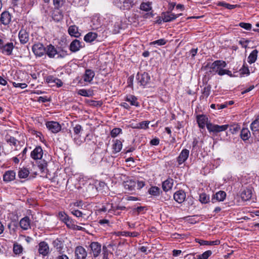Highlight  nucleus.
<instances>
[{"label": "nucleus", "mask_w": 259, "mask_h": 259, "mask_svg": "<svg viewBox=\"0 0 259 259\" xmlns=\"http://www.w3.org/2000/svg\"><path fill=\"white\" fill-rule=\"evenodd\" d=\"M32 50L35 55L39 57L43 56L46 53V47L41 43L34 44Z\"/></svg>", "instance_id": "obj_6"}, {"label": "nucleus", "mask_w": 259, "mask_h": 259, "mask_svg": "<svg viewBox=\"0 0 259 259\" xmlns=\"http://www.w3.org/2000/svg\"><path fill=\"white\" fill-rule=\"evenodd\" d=\"M19 225L23 230H27L30 228V220L27 216L22 218L19 221Z\"/></svg>", "instance_id": "obj_19"}, {"label": "nucleus", "mask_w": 259, "mask_h": 259, "mask_svg": "<svg viewBox=\"0 0 259 259\" xmlns=\"http://www.w3.org/2000/svg\"><path fill=\"white\" fill-rule=\"evenodd\" d=\"M29 171L26 168H20L18 171V177L21 179H24L28 177Z\"/></svg>", "instance_id": "obj_39"}, {"label": "nucleus", "mask_w": 259, "mask_h": 259, "mask_svg": "<svg viewBox=\"0 0 259 259\" xmlns=\"http://www.w3.org/2000/svg\"><path fill=\"white\" fill-rule=\"evenodd\" d=\"M13 250L14 254L16 255H19L20 254L22 253L23 248L21 244L16 242L14 243L13 244Z\"/></svg>", "instance_id": "obj_37"}, {"label": "nucleus", "mask_w": 259, "mask_h": 259, "mask_svg": "<svg viewBox=\"0 0 259 259\" xmlns=\"http://www.w3.org/2000/svg\"><path fill=\"white\" fill-rule=\"evenodd\" d=\"M16 226L17 225L15 224H12L10 223L8 224V228L9 229L11 234L15 232Z\"/></svg>", "instance_id": "obj_60"}, {"label": "nucleus", "mask_w": 259, "mask_h": 259, "mask_svg": "<svg viewBox=\"0 0 259 259\" xmlns=\"http://www.w3.org/2000/svg\"><path fill=\"white\" fill-rule=\"evenodd\" d=\"M19 38L21 44H25L29 40V34L24 29H21L19 32Z\"/></svg>", "instance_id": "obj_25"}, {"label": "nucleus", "mask_w": 259, "mask_h": 259, "mask_svg": "<svg viewBox=\"0 0 259 259\" xmlns=\"http://www.w3.org/2000/svg\"><path fill=\"white\" fill-rule=\"evenodd\" d=\"M14 45L13 42L4 43V40L0 38V52L7 56H10L12 54Z\"/></svg>", "instance_id": "obj_3"}, {"label": "nucleus", "mask_w": 259, "mask_h": 259, "mask_svg": "<svg viewBox=\"0 0 259 259\" xmlns=\"http://www.w3.org/2000/svg\"><path fill=\"white\" fill-rule=\"evenodd\" d=\"M78 94L84 97H89L93 95V91L85 89H80L78 91Z\"/></svg>", "instance_id": "obj_40"}, {"label": "nucleus", "mask_w": 259, "mask_h": 259, "mask_svg": "<svg viewBox=\"0 0 259 259\" xmlns=\"http://www.w3.org/2000/svg\"><path fill=\"white\" fill-rule=\"evenodd\" d=\"M10 14L7 11L4 12L2 13L0 21L4 25H8L11 21Z\"/></svg>", "instance_id": "obj_26"}, {"label": "nucleus", "mask_w": 259, "mask_h": 259, "mask_svg": "<svg viewBox=\"0 0 259 259\" xmlns=\"http://www.w3.org/2000/svg\"><path fill=\"white\" fill-rule=\"evenodd\" d=\"M115 6L122 10H129L135 6V0H114Z\"/></svg>", "instance_id": "obj_2"}, {"label": "nucleus", "mask_w": 259, "mask_h": 259, "mask_svg": "<svg viewBox=\"0 0 259 259\" xmlns=\"http://www.w3.org/2000/svg\"><path fill=\"white\" fill-rule=\"evenodd\" d=\"M53 245L59 253H62L63 249V243L62 241L59 239H56L53 241Z\"/></svg>", "instance_id": "obj_30"}, {"label": "nucleus", "mask_w": 259, "mask_h": 259, "mask_svg": "<svg viewBox=\"0 0 259 259\" xmlns=\"http://www.w3.org/2000/svg\"><path fill=\"white\" fill-rule=\"evenodd\" d=\"M97 37V34L95 32H90L84 37V40L88 42L94 41Z\"/></svg>", "instance_id": "obj_35"}, {"label": "nucleus", "mask_w": 259, "mask_h": 259, "mask_svg": "<svg viewBox=\"0 0 259 259\" xmlns=\"http://www.w3.org/2000/svg\"><path fill=\"white\" fill-rule=\"evenodd\" d=\"M137 182L136 181L128 179L123 183V186L126 190L132 191L135 190Z\"/></svg>", "instance_id": "obj_22"}, {"label": "nucleus", "mask_w": 259, "mask_h": 259, "mask_svg": "<svg viewBox=\"0 0 259 259\" xmlns=\"http://www.w3.org/2000/svg\"><path fill=\"white\" fill-rule=\"evenodd\" d=\"M201 245H211V241L199 240L198 242Z\"/></svg>", "instance_id": "obj_63"}, {"label": "nucleus", "mask_w": 259, "mask_h": 259, "mask_svg": "<svg viewBox=\"0 0 259 259\" xmlns=\"http://www.w3.org/2000/svg\"><path fill=\"white\" fill-rule=\"evenodd\" d=\"M210 90H211V87L210 85H207L206 87H205L203 89V91L202 92V95H203V97L207 98L209 96V95L210 93Z\"/></svg>", "instance_id": "obj_52"}, {"label": "nucleus", "mask_w": 259, "mask_h": 259, "mask_svg": "<svg viewBox=\"0 0 259 259\" xmlns=\"http://www.w3.org/2000/svg\"><path fill=\"white\" fill-rule=\"evenodd\" d=\"M136 79L140 85L144 87L149 83L150 80V76L147 72H144L141 74L138 73L136 76Z\"/></svg>", "instance_id": "obj_7"}, {"label": "nucleus", "mask_w": 259, "mask_h": 259, "mask_svg": "<svg viewBox=\"0 0 259 259\" xmlns=\"http://www.w3.org/2000/svg\"><path fill=\"white\" fill-rule=\"evenodd\" d=\"M140 235L139 233L137 232H127V231H119L116 233V235L119 236H123L126 237H137Z\"/></svg>", "instance_id": "obj_32"}, {"label": "nucleus", "mask_w": 259, "mask_h": 259, "mask_svg": "<svg viewBox=\"0 0 259 259\" xmlns=\"http://www.w3.org/2000/svg\"><path fill=\"white\" fill-rule=\"evenodd\" d=\"M56 79L57 78L52 75L47 76L46 79L47 82L49 83L51 86L55 85Z\"/></svg>", "instance_id": "obj_48"}, {"label": "nucleus", "mask_w": 259, "mask_h": 259, "mask_svg": "<svg viewBox=\"0 0 259 259\" xmlns=\"http://www.w3.org/2000/svg\"><path fill=\"white\" fill-rule=\"evenodd\" d=\"M16 172L14 170L6 171L3 175V180L6 183L11 182L15 179Z\"/></svg>", "instance_id": "obj_18"}, {"label": "nucleus", "mask_w": 259, "mask_h": 259, "mask_svg": "<svg viewBox=\"0 0 259 259\" xmlns=\"http://www.w3.org/2000/svg\"><path fill=\"white\" fill-rule=\"evenodd\" d=\"M228 126L229 125L228 124L219 125L218 124H214L211 122L207 124V129L209 132L214 134L225 131L228 128Z\"/></svg>", "instance_id": "obj_5"}, {"label": "nucleus", "mask_w": 259, "mask_h": 259, "mask_svg": "<svg viewBox=\"0 0 259 259\" xmlns=\"http://www.w3.org/2000/svg\"><path fill=\"white\" fill-rule=\"evenodd\" d=\"M239 25L241 27H242L247 30H249L252 28L251 24L250 23H248L241 22L239 23Z\"/></svg>", "instance_id": "obj_55"}, {"label": "nucleus", "mask_w": 259, "mask_h": 259, "mask_svg": "<svg viewBox=\"0 0 259 259\" xmlns=\"http://www.w3.org/2000/svg\"><path fill=\"white\" fill-rule=\"evenodd\" d=\"M250 128L255 140L259 141V115L251 123Z\"/></svg>", "instance_id": "obj_8"}, {"label": "nucleus", "mask_w": 259, "mask_h": 259, "mask_svg": "<svg viewBox=\"0 0 259 259\" xmlns=\"http://www.w3.org/2000/svg\"><path fill=\"white\" fill-rule=\"evenodd\" d=\"M189 155V150L184 149L182 150L178 157L177 158V161L179 165L184 163L188 159Z\"/></svg>", "instance_id": "obj_13"}, {"label": "nucleus", "mask_w": 259, "mask_h": 259, "mask_svg": "<svg viewBox=\"0 0 259 259\" xmlns=\"http://www.w3.org/2000/svg\"><path fill=\"white\" fill-rule=\"evenodd\" d=\"M13 85L15 88H20L21 89H25L27 87V85L25 83H16L15 82H12Z\"/></svg>", "instance_id": "obj_58"}, {"label": "nucleus", "mask_w": 259, "mask_h": 259, "mask_svg": "<svg viewBox=\"0 0 259 259\" xmlns=\"http://www.w3.org/2000/svg\"><path fill=\"white\" fill-rule=\"evenodd\" d=\"M68 33L72 36L78 37L80 35V33L78 32V27L76 25L70 26L68 30Z\"/></svg>", "instance_id": "obj_28"}, {"label": "nucleus", "mask_w": 259, "mask_h": 259, "mask_svg": "<svg viewBox=\"0 0 259 259\" xmlns=\"http://www.w3.org/2000/svg\"><path fill=\"white\" fill-rule=\"evenodd\" d=\"M54 5L56 10H59L63 4V0H53Z\"/></svg>", "instance_id": "obj_53"}, {"label": "nucleus", "mask_w": 259, "mask_h": 259, "mask_svg": "<svg viewBox=\"0 0 259 259\" xmlns=\"http://www.w3.org/2000/svg\"><path fill=\"white\" fill-rule=\"evenodd\" d=\"M90 254H92L93 258L98 257L101 252V244L98 242H92L89 245Z\"/></svg>", "instance_id": "obj_4"}, {"label": "nucleus", "mask_w": 259, "mask_h": 259, "mask_svg": "<svg viewBox=\"0 0 259 259\" xmlns=\"http://www.w3.org/2000/svg\"><path fill=\"white\" fill-rule=\"evenodd\" d=\"M56 259H69L68 256L62 253H59V254L56 257Z\"/></svg>", "instance_id": "obj_64"}, {"label": "nucleus", "mask_w": 259, "mask_h": 259, "mask_svg": "<svg viewBox=\"0 0 259 259\" xmlns=\"http://www.w3.org/2000/svg\"><path fill=\"white\" fill-rule=\"evenodd\" d=\"M250 42V40L248 39H246L244 38H241L238 41L239 44L240 45L242 48H247L248 43Z\"/></svg>", "instance_id": "obj_51"}, {"label": "nucleus", "mask_w": 259, "mask_h": 259, "mask_svg": "<svg viewBox=\"0 0 259 259\" xmlns=\"http://www.w3.org/2000/svg\"><path fill=\"white\" fill-rule=\"evenodd\" d=\"M181 15V14L175 15L169 12H163L162 13V18L163 22H167L173 21Z\"/></svg>", "instance_id": "obj_15"}, {"label": "nucleus", "mask_w": 259, "mask_h": 259, "mask_svg": "<svg viewBox=\"0 0 259 259\" xmlns=\"http://www.w3.org/2000/svg\"><path fill=\"white\" fill-rule=\"evenodd\" d=\"M46 125L48 130L53 133H57L61 130V125L56 121H47Z\"/></svg>", "instance_id": "obj_10"}, {"label": "nucleus", "mask_w": 259, "mask_h": 259, "mask_svg": "<svg viewBox=\"0 0 259 259\" xmlns=\"http://www.w3.org/2000/svg\"><path fill=\"white\" fill-rule=\"evenodd\" d=\"M38 251L39 254L43 256L48 255L50 253V248L48 244L45 241H41L38 244Z\"/></svg>", "instance_id": "obj_11"}, {"label": "nucleus", "mask_w": 259, "mask_h": 259, "mask_svg": "<svg viewBox=\"0 0 259 259\" xmlns=\"http://www.w3.org/2000/svg\"><path fill=\"white\" fill-rule=\"evenodd\" d=\"M122 130L120 128H114L110 132L111 136L112 138L117 137L119 134L121 133Z\"/></svg>", "instance_id": "obj_50"}, {"label": "nucleus", "mask_w": 259, "mask_h": 259, "mask_svg": "<svg viewBox=\"0 0 259 259\" xmlns=\"http://www.w3.org/2000/svg\"><path fill=\"white\" fill-rule=\"evenodd\" d=\"M43 155V150L40 146L36 147L31 152V157L34 159H40Z\"/></svg>", "instance_id": "obj_14"}, {"label": "nucleus", "mask_w": 259, "mask_h": 259, "mask_svg": "<svg viewBox=\"0 0 259 259\" xmlns=\"http://www.w3.org/2000/svg\"><path fill=\"white\" fill-rule=\"evenodd\" d=\"M64 223L66 225L68 228L73 229L74 225L73 224L72 220L70 218L65 221Z\"/></svg>", "instance_id": "obj_62"}, {"label": "nucleus", "mask_w": 259, "mask_h": 259, "mask_svg": "<svg viewBox=\"0 0 259 259\" xmlns=\"http://www.w3.org/2000/svg\"><path fill=\"white\" fill-rule=\"evenodd\" d=\"M226 194L224 191H220L214 194L211 198V202L214 203L218 201H223L226 198Z\"/></svg>", "instance_id": "obj_20"}, {"label": "nucleus", "mask_w": 259, "mask_h": 259, "mask_svg": "<svg viewBox=\"0 0 259 259\" xmlns=\"http://www.w3.org/2000/svg\"><path fill=\"white\" fill-rule=\"evenodd\" d=\"M7 142L10 145H13L16 147L17 146L18 144L21 145V142L18 141L13 137L10 136L9 138H7Z\"/></svg>", "instance_id": "obj_43"}, {"label": "nucleus", "mask_w": 259, "mask_h": 259, "mask_svg": "<svg viewBox=\"0 0 259 259\" xmlns=\"http://www.w3.org/2000/svg\"><path fill=\"white\" fill-rule=\"evenodd\" d=\"M149 123L150 121H143L140 123H137L136 125L133 127V128L138 129H147L149 127Z\"/></svg>", "instance_id": "obj_38"}, {"label": "nucleus", "mask_w": 259, "mask_h": 259, "mask_svg": "<svg viewBox=\"0 0 259 259\" xmlns=\"http://www.w3.org/2000/svg\"><path fill=\"white\" fill-rule=\"evenodd\" d=\"M73 132L75 135H76V137H78L79 134L80 133L81 131H82V127L79 124H76L74 127H73Z\"/></svg>", "instance_id": "obj_56"}, {"label": "nucleus", "mask_w": 259, "mask_h": 259, "mask_svg": "<svg viewBox=\"0 0 259 259\" xmlns=\"http://www.w3.org/2000/svg\"><path fill=\"white\" fill-rule=\"evenodd\" d=\"M257 54L258 51L257 50H254L250 53L247 58V61L250 64H251L256 61L257 57Z\"/></svg>", "instance_id": "obj_34"}, {"label": "nucleus", "mask_w": 259, "mask_h": 259, "mask_svg": "<svg viewBox=\"0 0 259 259\" xmlns=\"http://www.w3.org/2000/svg\"><path fill=\"white\" fill-rule=\"evenodd\" d=\"M71 213L77 218L81 217L82 215V212L77 209H72Z\"/></svg>", "instance_id": "obj_59"}, {"label": "nucleus", "mask_w": 259, "mask_h": 259, "mask_svg": "<svg viewBox=\"0 0 259 259\" xmlns=\"http://www.w3.org/2000/svg\"><path fill=\"white\" fill-rule=\"evenodd\" d=\"M251 136L250 131L247 128H243L240 132V137L243 141L248 140Z\"/></svg>", "instance_id": "obj_36"}, {"label": "nucleus", "mask_w": 259, "mask_h": 259, "mask_svg": "<svg viewBox=\"0 0 259 259\" xmlns=\"http://www.w3.org/2000/svg\"><path fill=\"white\" fill-rule=\"evenodd\" d=\"M218 6L224 7H225L228 9H229V10L234 9V8L237 7V6H238L237 5H231V4L226 3L224 2H219L218 3Z\"/></svg>", "instance_id": "obj_45"}, {"label": "nucleus", "mask_w": 259, "mask_h": 259, "mask_svg": "<svg viewBox=\"0 0 259 259\" xmlns=\"http://www.w3.org/2000/svg\"><path fill=\"white\" fill-rule=\"evenodd\" d=\"M174 185V180L168 178L163 182L162 184V188L164 191L167 192L171 189Z\"/></svg>", "instance_id": "obj_24"}, {"label": "nucleus", "mask_w": 259, "mask_h": 259, "mask_svg": "<svg viewBox=\"0 0 259 259\" xmlns=\"http://www.w3.org/2000/svg\"><path fill=\"white\" fill-rule=\"evenodd\" d=\"M95 75V72L91 69H86L84 75H83V79L85 82H91Z\"/></svg>", "instance_id": "obj_21"}, {"label": "nucleus", "mask_w": 259, "mask_h": 259, "mask_svg": "<svg viewBox=\"0 0 259 259\" xmlns=\"http://www.w3.org/2000/svg\"><path fill=\"white\" fill-rule=\"evenodd\" d=\"M167 42V40L164 38H161L150 43L151 46L157 45L158 46H163L165 45Z\"/></svg>", "instance_id": "obj_46"}, {"label": "nucleus", "mask_w": 259, "mask_h": 259, "mask_svg": "<svg viewBox=\"0 0 259 259\" xmlns=\"http://www.w3.org/2000/svg\"><path fill=\"white\" fill-rule=\"evenodd\" d=\"M140 9L148 12L151 10V7L150 3H142L140 5Z\"/></svg>", "instance_id": "obj_47"}, {"label": "nucleus", "mask_w": 259, "mask_h": 259, "mask_svg": "<svg viewBox=\"0 0 259 259\" xmlns=\"http://www.w3.org/2000/svg\"><path fill=\"white\" fill-rule=\"evenodd\" d=\"M46 50L45 55H47L50 58H54L58 53L57 49L51 44L46 47Z\"/></svg>", "instance_id": "obj_17"}, {"label": "nucleus", "mask_w": 259, "mask_h": 259, "mask_svg": "<svg viewBox=\"0 0 259 259\" xmlns=\"http://www.w3.org/2000/svg\"><path fill=\"white\" fill-rule=\"evenodd\" d=\"M252 191L249 189H244L241 193V197L243 200L247 201L252 197Z\"/></svg>", "instance_id": "obj_27"}, {"label": "nucleus", "mask_w": 259, "mask_h": 259, "mask_svg": "<svg viewBox=\"0 0 259 259\" xmlns=\"http://www.w3.org/2000/svg\"><path fill=\"white\" fill-rule=\"evenodd\" d=\"M122 142L120 140H115L114 144L112 145L113 153H117L120 152L122 149Z\"/></svg>", "instance_id": "obj_31"}, {"label": "nucleus", "mask_w": 259, "mask_h": 259, "mask_svg": "<svg viewBox=\"0 0 259 259\" xmlns=\"http://www.w3.org/2000/svg\"><path fill=\"white\" fill-rule=\"evenodd\" d=\"M197 122L200 128H204L207 124L210 123L208 122V118L207 115L204 114L198 115L196 117Z\"/></svg>", "instance_id": "obj_12"}, {"label": "nucleus", "mask_w": 259, "mask_h": 259, "mask_svg": "<svg viewBox=\"0 0 259 259\" xmlns=\"http://www.w3.org/2000/svg\"><path fill=\"white\" fill-rule=\"evenodd\" d=\"M186 198V193L184 191L180 190L176 192L174 194V199L179 203L184 201Z\"/></svg>", "instance_id": "obj_16"}, {"label": "nucleus", "mask_w": 259, "mask_h": 259, "mask_svg": "<svg viewBox=\"0 0 259 259\" xmlns=\"http://www.w3.org/2000/svg\"><path fill=\"white\" fill-rule=\"evenodd\" d=\"M240 70L241 71V73L243 74H246L249 75L250 73L248 66H245L244 64L243 65Z\"/></svg>", "instance_id": "obj_61"}, {"label": "nucleus", "mask_w": 259, "mask_h": 259, "mask_svg": "<svg viewBox=\"0 0 259 259\" xmlns=\"http://www.w3.org/2000/svg\"><path fill=\"white\" fill-rule=\"evenodd\" d=\"M212 254L211 250H207L201 254L196 255V259H207Z\"/></svg>", "instance_id": "obj_44"}, {"label": "nucleus", "mask_w": 259, "mask_h": 259, "mask_svg": "<svg viewBox=\"0 0 259 259\" xmlns=\"http://www.w3.org/2000/svg\"><path fill=\"white\" fill-rule=\"evenodd\" d=\"M81 42L78 39L73 40L69 46L70 50L72 52H76L79 50L82 47Z\"/></svg>", "instance_id": "obj_23"}, {"label": "nucleus", "mask_w": 259, "mask_h": 259, "mask_svg": "<svg viewBox=\"0 0 259 259\" xmlns=\"http://www.w3.org/2000/svg\"><path fill=\"white\" fill-rule=\"evenodd\" d=\"M57 55V58H63L68 55V53L66 51L61 50L60 51H58Z\"/></svg>", "instance_id": "obj_57"}, {"label": "nucleus", "mask_w": 259, "mask_h": 259, "mask_svg": "<svg viewBox=\"0 0 259 259\" xmlns=\"http://www.w3.org/2000/svg\"><path fill=\"white\" fill-rule=\"evenodd\" d=\"M60 220L64 223L70 218L64 212L61 211L59 213Z\"/></svg>", "instance_id": "obj_54"}, {"label": "nucleus", "mask_w": 259, "mask_h": 259, "mask_svg": "<svg viewBox=\"0 0 259 259\" xmlns=\"http://www.w3.org/2000/svg\"><path fill=\"white\" fill-rule=\"evenodd\" d=\"M227 66V63L223 60H216L214 61L210 65V68L212 70V72L217 73L220 76L227 74L230 76H232L231 71L224 69Z\"/></svg>", "instance_id": "obj_1"}, {"label": "nucleus", "mask_w": 259, "mask_h": 259, "mask_svg": "<svg viewBox=\"0 0 259 259\" xmlns=\"http://www.w3.org/2000/svg\"><path fill=\"white\" fill-rule=\"evenodd\" d=\"M148 193L150 195L157 197L160 195V193H162L160 189L156 186H152L149 190Z\"/></svg>", "instance_id": "obj_33"}, {"label": "nucleus", "mask_w": 259, "mask_h": 259, "mask_svg": "<svg viewBox=\"0 0 259 259\" xmlns=\"http://www.w3.org/2000/svg\"><path fill=\"white\" fill-rule=\"evenodd\" d=\"M209 197L205 193L201 194L199 196V200L202 203H206L209 201Z\"/></svg>", "instance_id": "obj_49"}, {"label": "nucleus", "mask_w": 259, "mask_h": 259, "mask_svg": "<svg viewBox=\"0 0 259 259\" xmlns=\"http://www.w3.org/2000/svg\"><path fill=\"white\" fill-rule=\"evenodd\" d=\"M137 98L134 95L127 96L125 98V101L130 103L132 106H135L136 107H139V103L137 101Z\"/></svg>", "instance_id": "obj_29"}, {"label": "nucleus", "mask_w": 259, "mask_h": 259, "mask_svg": "<svg viewBox=\"0 0 259 259\" xmlns=\"http://www.w3.org/2000/svg\"><path fill=\"white\" fill-rule=\"evenodd\" d=\"M63 18V15L62 14V13L59 10V9L56 10L54 11L53 14V18L57 21H58L62 19Z\"/></svg>", "instance_id": "obj_41"}, {"label": "nucleus", "mask_w": 259, "mask_h": 259, "mask_svg": "<svg viewBox=\"0 0 259 259\" xmlns=\"http://www.w3.org/2000/svg\"><path fill=\"white\" fill-rule=\"evenodd\" d=\"M75 259H85L88 252L86 249L82 246H77L74 250Z\"/></svg>", "instance_id": "obj_9"}, {"label": "nucleus", "mask_w": 259, "mask_h": 259, "mask_svg": "<svg viewBox=\"0 0 259 259\" xmlns=\"http://www.w3.org/2000/svg\"><path fill=\"white\" fill-rule=\"evenodd\" d=\"M47 166H48L47 162L45 160H43L41 161H40L38 164V165L41 172H44V173L47 172Z\"/></svg>", "instance_id": "obj_42"}]
</instances>
